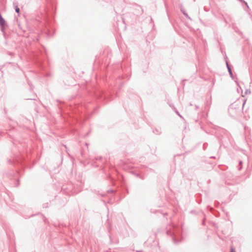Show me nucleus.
Masks as SVG:
<instances>
[{
    "mask_svg": "<svg viewBox=\"0 0 252 252\" xmlns=\"http://www.w3.org/2000/svg\"><path fill=\"white\" fill-rule=\"evenodd\" d=\"M93 106L92 104L89 103L88 104H83V105H75L74 107V109L72 110V112L73 114L72 115H69V117L75 122H81L83 118V116L80 114L81 113H82L83 110L84 109H90L91 107L92 108Z\"/></svg>",
    "mask_w": 252,
    "mask_h": 252,
    "instance_id": "obj_2",
    "label": "nucleus"
},
{
    "mask_svg": "<svg viewBox=\"0 0 252 252\" xmlns=\"http://www.w3.org/2000/svg\"><path fill=\"white\" fill-rule=\"evenodd\" d=\"M209 105H210V103H209V102H208V101H207V102H206V108L207 107H208V106L209 107Z\"/></svg>",
    "mask_w": 252,
    "mask_h": 252,
    "instance_id": "obj_19",
    "label": "nucleus"
},
{
    "mask_svg": "<svg viewBox=\"0 0 252 252\" xmlns=\"http://www.w3.org/2000/svg\"><path fill=\"white\" fill-rule=\"evenodd\" d=\"M102 157L100 156V157H95L94 159H92V161L93 162L94 166L98 167V165H94V161H97V160H100L102 159Z\"/></svg>",
    "mask_w": 252,
    "mask_h": 252,
    "instance_id": "obj_11",
    "label": "nucleus"
},
{
    "mask_svg": "<svg viewBox=\"0 0 252 252\" xmlns=\"http://www.w3.org/2000/svg\"><path fill=\"white\" fill-rule=\"evenodd\" d=\"M8 54L10 55V56H13V53H12V52H9L8 53Z\"/></svg>",
    "mask_w": 252,
    "mask_h": 252,
    "instance_id": "obj_22",
    "label": "nucleus"
},
{
    "mask_svg": "<svg viewBox=\"0 0 252 252\" xmlns=\"http://www.w3.org/2000/svg\"><path fill=\"white\" fill-rule=\"evenodd\" d=\"M35 62L41 69H43V59L41 57L38 55H35Z\"/></svg>",
    "mask_w": 252,
    "mask_h": 252,
    "instance_id": "obj_7",
    "label": "nucleus"
},
{
    "mask_svg": "<svg viewBox=\"0 0 252 252\" xmlns=\"http://www.w3.org/2000/svg\"><path fill=\"white\" fill-rule=\"evenodd\" d=\"M153 132L155 134L159 135L161 133V128H155L153 129Z\"/></svg>",
    "mask_w": 252,
    "mask_h": 252,
    "instance_id": "obj_10",
    "label": "nucleus"
},
{
    "mask_svg": "<svg viewBox=\"0 0 252 252\" xmlns=\"http://www.w3.org/2000/svg\"><path fill=\"white\" fill-rule=\"evenodd\" d=\"M207 146H208V143H204L203 145V150H206L207 147Z\"/></svg>",
    "mask_w": 252,
    "mask_h": 252,
    "instance_id": "obj_15",
    "label": "nucleus"
},
{
    "mask_svg": "<svg viewBox=\"0 0 252 252\" xmlns=\"http://www.w3.org/2000/svg\"><path fill=\"white\" fill-rule=\"evenodd\" d=\"M210 158H216V157H214V156H212V157H211Z\"/></svg>",
    "mask_w": 252,
    "mask_h": 252,
    "instance_id": "obj_24",
    "label": "nucleus"
},
{
    "mask_svg": "<svg viewBox=\"0 0 252 252\" xmlns=\"http://www.w3.org/2000/svg\"><path fill=\"white\" fill-rule=\"evenodd\" d=\"M109 179H110V180L111 181V182H112V184L113 185H114V181L113 180V179L111 177H109Z\"/></svg>",
    "mask_w": 252,
    "mask_h": 252,
    "instance_id": "obj_17",
    "label": "nucleus"
},
{
    "mask_svg": "<svg viewBox=\"0 0 252 252\" xmlns=\"http://www.w3.org/2000/svg\"><path fill=\"white\" fill-rule=\"evenodd\" d=\"M12 164H21L22 165L25 163V159L23 156H16L13 159L8 160Z\"/></svg>",
    "mask_w": 252,
    "mask_h": 252,
    "instance_id": "obj_6",
    "label": "nucleus"
},
{
    "mask_svg": "<svg viewBox=\"0 0 252 252\" xmlns=\"http://www.w3.org/2000/svg\"><path fill=\"white\" fill-rule=\"evenodd\" d=\"M14 182V184L12 186V187H13V188H17L18 187V185H19V181L18 180H17L16 178L14 179V181H13Z\"/></svg>",
    "mask_w": 252,
    "mask_h": 252,
    "instance_id": "obj_12",
    "label": "nucleus"
},
{
    "mask_svg": "<svg viewBox=\"0 0 252 252\" xmlns=\"http://www.w3.org/2000/svg\"><path fill=\"white\" fill-rule=\"evenodd\" d=\"M180 10H181V12L183 13V14L185 16H186V17H187L188 19L191 20V18L189 16L188 13L186 12V11L185 8L182 5H181L180 6Z\"/></svg>",
    "mask_w": 252,
    "mask_h": 252,
    "instance_id": "obj_8",
    "label": "nucleus"
},
{
    "mask_svg": "<svg viewBox=\"0 0 252 252\" xmlns=\"http://www.w3.org/2000/svg\"><path fill=\"white\" fill-rule=\"evenodd\" d=\"M242 164H243V161L242 160H240L239 161V164L238 166V170H241V169L242 168Z\"/></svg>",
    "mask_w": 252,
    "mask_h": 252,
    "instance_id": "obj_14",
    "label": "nucleus"
},
{
    "mask_svg": "<svg viewBox=\"0 0 252 252\" xmlns=\"http://www.w3.org/2000/svg\"><path fill=\"white\" fill-rule=\"evenodd\" d=\"M189 105H190V106H192V103H189Z\"/></svg>",
    "mask_w": 252,
    "mask_h": 252,
    "instance_id": "obj_27",
    "label": "nucleus"
},
{
    "mask_svg": "<svg viewBox=\"0 0 252 252\" xmlns=\"http://www.w3.org/2000/svg\"><path fill=\"white\" fill-rule=\"evenodd\" d=\"M125 168L129 172L134 175L136 177L138 178L141 180H143L144 179L143 176L140 173H139L138 169V166L132 164H128L126 165Z\"/></svg>",
    "mask_w": 252,
    "mask_h": 252,
    "instance_id": "obj_5",
    "label": "nucleus"
},
{
    "mask_svg": "<svg viewBox=\"0 0 252 252\" xmlns=\"http://www.w3.org/2000/svg\"><path fill=\"white\" fill-rule=\"evenodd\" d=\"M81 155L82 157H84V154L83 153V152H81Z\"/></svg>",
    "mask_w": 252,
    "mask_h": 252,
    "instance_id": "obj_25",
    "label": "nucleus"
},
{
    "mask_svg": "<svg viewBox=\"0 0 252 252\" xmlns=\"http://www.w3.org/2000/svg\"><path fill=\"white\" fill-rule=\"evenodd\" d=\"M246 101V100H243V102L242 103L240 100H238L230 104L228 109V113L230 116L235 118L240 115Z\"/></svg>",
    "mask_w": 252,
    "mask_h": 252,
    "instance_id": "obj_3",
    "label": "nucleus"
},
{
    "mask_svg": "<svg viewBox=\"0 0 252 252\" xmlns=\"http://www.w3.org/2000/svg\"><path fill=\"white\" fill-rule=\"evenodd\" d=\"M248 93V90H246V93L247 94Z\"/></svg>",
    "mask_w": 252,
    "mask_h": 252,
    "instance_id": "obj_26",
    "label": "nucleus"
},
{
    "mask_svg": "<svg viewBox=\"0 0 252 252\" xmlns=\"http://www.w3.org/2000/svg\"><path fill=\"white\" fill-rule=\"evenodd\" d=\"M174 109L175 110V113H176V114H177L179 116H180V117L181 118H183L182 117V116L180 114V113H179V112L177 110V109H176L175 108H174Z\"/></svg>",
    "mask_w": 252,
    "mask_h": 252,
    "instance_id": "obj_16",
    "label": "nucleus"
},
{
    "mask_svg": "<svg viewBox=\"0 0 252 252\" xmlns=\"http://www.w3.org/2000/svg\"><path fill=\"white\" fill-rule=\"evenodd\" d=\"M226 67H227L228 71L229 72V74L230 77L232 79H233V73H232V69H231V67H230V65L228 64V62L227 61H226Z\"/></svg>",
    "mask_w": 252,
    "mask_h": 252,
    "instance_id": "obj_9",
    "label": "nucleus"
},
{
    "mask_svg": "<svg viewBox=\"0 0 252 252\" xmlns=\"http://www.w3.org/2000/svg\"><path fill=\"white\" fill-rule=\"evenodd\" d=\"M199 107L197 105H195V109L197 110V109H198Z\"/></svg>",
    "mask_w": 252,
    "mask_h": 252,
    "instance_id": "obj_23",
    "label": "nucleus"
},
{
    "mask_svg": "<svg viewBox=\"0 0 252 252\" xmlns=\"http://www.w3.org/2000/svg\"><path fill=\"white\" fill-rule=\"evenodd\" d=\"M231 252H235L234 249L231 248Z\"/></svg>",
    "mask_w": 252,
    "mask_h": 252,
    "instance_id": "obj_21",
    "label": "nucleus"
},
{
    "mask_svg": "<svg viewBox=\"0 0 252 252\" xmlns=\"http://www.w3.org/2000/svg\"><path fill=\"white\" fill-rule=\"evenodd\" d=\"M55 0H45L44 11L46 18H48L50 15L52 16L55 12Z\"/></svg>",
    "mask_w": 252,
    "mask_h": 252,
    "instance_id": "obj_4",
    "label": "nucleus"
},
{
    "mask_svg": "<svg viewBox=\"0 0 252 252\" xmlns=\"http://www.w3.org/2000/svg\"><path fill=\"white\" fill-rule=\"evenodd\" d=\"M14 6L15 7V11L17 13H20V8L18 7V5L16 4L15 3H13Z\"/></svg>",
    "mask_w": 252,
    "mask_h": 252,
    "instance_id": "obj_13",
    "label": "nucleus"
},
{
    "mask_svg": "<svg viewBox=\"0 0 252 252\" xmlns=\"http://www.w3.org/2000/svg\"><path fill=\"white\" fill-rule=\"evenodd\" d=\"M41 54L42 58H43L44 56H46L45 54H43L41 51Z\"/></svg>",
    "mask_w": 252,
    "mask_h": 252,
    "instance_id": "obj_20",
    "label": "nucleus"
},
{
    "mask_svg": "<svg viewBox=\"0 0 252 252\" xmlns=\"http://www.w3.org/2000/svg\"><path fill=\"white\" fill-rule=\"evenodd\" d=\"M93 95L95 99L103 103H106L112 99V94L110 91H105L96 88L95 89Z\"/></svg>",
    "mask_w": 252,
    "mask_h": 252,
    "instance_id": "obj_1",
    "label": "nucleus"
},
{
    "mask_svg": "<svg viewBox=\"0 0 252 252\" xmlns=\"http://www.w3.org/2000/svg\"><path fill=\"white\" fill-rule=\"evenodd\" d=\"M186 81V80H183L182 82V85L183 86V87H184V86H185V82Z\"/></svg>",
    "mask_w": 252,
    "mask_h": 252,
    "instance_id": "obj_18",
    "label": "nucleus"
}]
</instances>
